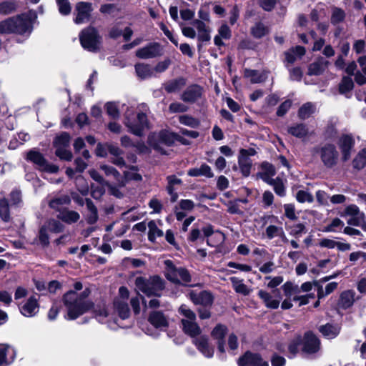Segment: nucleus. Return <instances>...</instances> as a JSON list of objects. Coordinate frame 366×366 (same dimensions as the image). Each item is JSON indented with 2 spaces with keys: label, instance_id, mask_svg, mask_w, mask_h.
I'll list each match as a JSON object with an SVG mask.
<instances>
[{
  "label": "nucleus",
  "instance_id": "nucleus-1",
  "mask_svg": "<svg viewBox=\"0 0 366 366\" xmlns=\"http://www.w3.org/2000/svg\"><path fill=\"white\" fill-rule=\"evenodd\" d=\"M89 293V290L86 289L81 294L74 290H69L64 294L63 303L67 311L65 315L66 320H74L93 307L99 321L103 322L108 316L104 305L94 307L93 302L87 299Z\"/></svg>",
  "mask_w": 366,
  "mask_h": 366
},
{
  "label": "nucleus",
  "instance_id": "nucleus-2",
  "mask_svg": "<svg viewBox=\"0 0 366 366\" xmlns=\"http://www.w3.org/2000/svg\"><path fill=\"white\" fill-rule=\"evenodd\" d=\"M164 288V282L159 276H149L147 280L140 276L136 280V290L138 293L142 292L147 297L159 296V292Z\"/></svg>",
  "mask_w": 366,
  "mask_h": 366
},
{
  "label": "nucleus",
  "instance_id": "nucleus-3",
  "mask_svg": "<svg viewBox=\"0 0 366 366\" xmlns=\"http://www.w3.org/2000/svg\"><path fill=\"white\" fill-rule=\"evenodd\" d=\"M125 125L130 132L137 136H142L144 129L149 127L146 114L139 112L135 115L134 110L129 108L125 112Z\"/></svg>",
  "mask_w": 366,
  "mask_h": 366
},
{
  "label": "nucleus",
  "instance_id": "nucleus-4",
  "mask_svg": "<svg viewBox=\"0 0 366 366\" xmlns=\"http://www.w3.org/2000/svg\"><path fill=\"white\" fill-rule=\"evenodd\" d=\"M101 39L97 30L92 26L83 29L79 34L81 46L91 52H97L100 49Z\"/></svg>",
  "mask_w": 366,
  "mask_h": 366
},
{
  "label": "nucleus",
  "instance_id": "nucleus-5",
  "mask_svg": "<svg viewBox=\"0 0 366 366\" xmlns=\"http://www.w3.org/2000/svg\"><path fill=\"white\" fill-rule=\"evenodd\" d=\"M36 18V11L32 10L13 16V19H14V34L29 35L33 29L32 24Z\"/></svg>",
  "mask_w": 366,
  "mask_h": 366
},
{
  "label": "nucleus",
  "instance_id": "nucleus-6",
  "mask_svg": "<svg viewBox=\"0 0 366 366\" xmlns=\"http://www.w3.org/2000/svg\"><path fill=\"white\" fill-rule=\"evenodd\" d=\"M315 152L320 156L322 164L327 168H332L337 164L339 153L334 144H325L315 147Z\"/></svg>",
  "mask_w": 366,
  "mask_h": 366
},
{
  "label": "nucleus",
  "instance_id": "nucleus-7",
  "mask_svg": "<svg viewBox=\"0 0 366 366\" xmlns=\"http://www.w3.org/2000/svg\"><path fill=\"white\" fill-rule=\"evenodd\" d=\"M257 152L254 148L241 149L238 156V165L242 176L247 177L249 176L252 167L251 156H254Z\"/></svg>",
  "mask_w": 366,
  "mask_h": 366
},
{
  "label": "nucleus",
  "instance_id": "nucleus-8",
  "mask_svg": "<svg viewBox=\"0 0 366 366\" xmlns=\"http://www.w3.org/2000/svg\"><path fill=\"white\" fill-rule=\"evenodd\" d=\"M27 159L35 164L41 171L49 173H56L59 170V167L56 165L49 164L44 156L39 152L30 151L27 154Z\"/></svg>",
  "mask_w": 366,
  "mask_h": 366
},
{
  "label": "nucleus",
  "instance_id": "nucleus-9",
  "mask_svg": "<svg viewBox=\"0 0 366 366\" xmlns=\"http://www.w3.org/2000/svg\"><path fill=\"white\" fill-rule=\"evenodd\" d=\"M75 10L76 12L74 22L77 24L86 23L89 20L91 12L92 11V4L89 2L81 1L76 4Z\"/></svg>",
  "mask_w": 366,
  "mask_h": 366
},
{
  "label": "nucleus",
  "instance_id": "nucleus-10",
  "mask_svg": "<svg viewBox=\"0 0 366 366\" xmlns=\"http://www.w3.org/2000/svg\"><path fill=\"white\" fill-rule=\"evenodd\" d=\"M161 46L159 43H150L147 46L137 50L136 56L139 59H152L160 56Z\"/></svg>",
  "mask_w": 366,
  "mask_h": 366
},
{
  "label": "nucleus",
  "instance_id": "nucleus-11",
  "mask_svg": "<svg viewBox=\"0 0 366 366\" xmlns=\"http://www.w3.org/2000/svg\"><path fill=\"white\" fill-rule=\"evenodd\" d=\"M239 366H269L267 362L263 360L259 355L247 352L238 360Z\"/></svg>",
  "mask_w": 366,
  "mask_h": 366
},
{
  "label": "nucleus",
  "instance_id": "nucleus-12",
  "mask_svg": "<svg viewBox=\"0 0 366 366\" xmlns=\"http://www.w3.org/2000/svg\"><path fill=\"white\" fill-rule=\"evenodd\" d=\"M320 347V341L312 332H307L304 337L303 351L308 354L317 352Z\"/></svg>",
  "mask_w": 366,
  "mask_h": 366
},
{
  "label": "nucleus",
  "instance_id": "nucleus-13",
  "mask_svg": "<svg viewBox=\"0 0 366 366\" xmlns=\"http://www.w3.org/2000/svg\"><path fill=\"white\" fill-rule=\"evenodd\" d=\"M149 322L155 328L166 330L169 325L168 317L160 311H153L149 316Z\"/></svg>",
  "mask_w": 366,
  "mask_h": 366
},
{
  "label": "nucleus",
  "instance_id": "nucleus-14",
  "mask_svg": "<svg viewBox=\"0 0 366 366\" xmlns=\"http://www.w3.org/2000/svg\"><path fill=\"white\" fill-rule=\"evenodd\" d=\"M354 144L355 141L350 135L345 134L339 139L338 146L342 152L344 161H347L350 157L351 150Z\"/></svg>",
  "mask_w": 366,
  "mask_h": 366
},
{
  "label": "nucleus",
  "instance_id": "nucleus-15",
  "mask_svg": "<svg viewBox=\"0 0 366 366\" xmlns=\"http://www.w3.org/2000/svg\"><path fill=\"white\" fill-rule=\"evenodd\" d=\"M39 306L37 299L34 297H30L20 307V312L22 315L26 317H32L39 312Z\"/></svg>",
  "mask_w": 366,
  "mask_h": 366
},
{
  "label": "nucleus",
  "instance_id": "nucleus-16",
  "mask_svg": "<svg viewBox=\"0 0 366 366\" xmlns=\"http://www.w3.org/2000/svg\"><path fill=\"white\" fill-rule=\"evenodd\" d=\"M329 280L330 278L326 277L323 278L321 281L315 282V287L317 291V297L319 300L331 294L337 289L338 283L336 282H331L327 283L325 286V290H323V286L322 285V283L326 282Z\"/></svg>",
  "mask_w": 366,
  "mask_h": 366
},
{
  "label": "nucleus",
  "instance_id": "nucleus-17",
  "mask_svg": "<svg viewBox=\"0 0 366 366\" xmlns=\"http://www.w3.org/2000/svg\"><path fill=\"white\" fill-rule=\"evenodd\" d=\"M318 330L324 337L332 340L338 336L341 326L337 323H327L320 326Z\"/></svg>",
  "mask_w": 366,
  "mask_h": 366
},
{
  "label": "nucleus",
  "instance_id": "nucleus-18",
  "mask_svg": "<svg viewBox=\"0 0 366 366\" xmlns=\"http://www.w3.org/2000/svg\"><path fill=\"white\" fill-rule=\"evenodd\" d=\"M202 96V88L198 85H192L182 93L181 99L184 102L193 103Z\"/></svg>",
  "mask_w": 366,
  "mask_h": 366
},
{
  "label": "nucleus",
  "instance_id": "nucleus-19",
  "mask_svg": "<svg viewBox=\"0 0 366 366\" xmlns=\"http://www.w3.org/2000/svg\"><path fill=\"white\" fill-rule=\"evenodd\" d=\"M193 342L198 350L207 358H211L214 355V350L208 342V338L205 336H201L194 338Z\"/></svg>",
  "mask_w": 366,
  "mask_h": 366
},
{
  "label": "nucleus",
  "instance_id": "nucleus-20",
  "mask_svg": "<svg viewBox=\"0 0 366 366\" xmlns=\"http://www.w3.org/2000/svg\"><path fill=\"white\" fill-rule=\"evenodd\" d=\"M190 299L195 305H201L204 306L211 305L213 302L212 295L207 292L203 291L199 294H196L193 292H190Z\"/></svg>",
  "mask_w": 366,
  "mask_h": 366
},
{
  "label": "nucleus",
  "instance_id": "nucleus-21",
  "mask_svg": "<svg viewBox=\"0 0 366 366\" xmlns=\"http://www.w3.org/2000/svg\"><path fill=\"white\" fill-rule=\"evenodd\" d=\"M227 333V327L222 325H217L212 332V336L217 340L218 350L220 352H225L223 338Z\"/></svg>",
  "mask_w": 366,
  "mask_h": 366
},
{
  "label": "nucleus",
  "instance_id": "nucleus-22",
  "mask_svg": "<svg viewBox=\"0 0 366 366\" xmlns=\"http://www.w3.org/2000/svg\"><path fill=\"white\" fill-rule=\"evenodd\" d=\"M287 132L291 135L302 139L306 137L309 134L307 127L304 124H296L288 127Z\"/></svg>",
  "mask_w": 366,
  "mask_h": 366
},
{
  "label": "nucleus",
  "instance_id": "nucleus-23",
  "mask_svg": "<svg viewBox=\"0 0 366 366\" xmlns=\"http://www.w3.org/2000/svg\"><path fill=\"white\" fill-rule=\"evenodd\" d=\"M185 84L186 79L183 77H179L165 82L163 86L167 92L172 93L180 90Z\"/></svg>",
  "mask_w": 366,
  "mask_h": 366
},
{
  "label": "nucleus",
  "instance_id": "nucleus-24",
  "mask_svg": "<svg viewBox=\"0 0 366 366\" xmlns=\"http://www.w3.org/2000/svg\"><path fill=\"white\" fill-rule=\"evenodd\" d=\"M355 292L353 290H347L341 293L339 305L343 309L350 307L355 302Z\"/></svg>",
  "mask_w": 366,
  "mask_h": 366
},
{
  "label": "nucleus",
  "instance_id": "nucleus-25",
  "mask_svg": "<svg viewBox=\"0 0 366 366\" xmlns=\"http://www.w3.org/2000/svg\"><path fill=\"white\" fill-rule=\"evenodd\" d=\"M135 71L138 77L142 79H145L154 75L152 66L144 63L137 64L135 65Z\"/></svg>",
  "mask_w": 366,
  "mask_h": 366
},
{
  "label": "nucleus",
  "instance_id": "nucleus-26",
  "mask_svg": "<svg viewBox=\"0 0 366 366\" xmlns=\"http://www.w3.org/2000/svg\"><path fill=\"white\" fill-rule=\"evenodd\" d=\"M57 217L67 224H72L79 219L80 215L75 211L64 209L59 212Z\"/></svg>",
  "mask_w": 366,
  "mask_h": 366
},
{
  "label": "nucleus",
  "instance_id": "nucleus-27",
  "mask_svg": "<svg viewBox=\"0 0 366 366\" xmlns=\"http://www.w3.org/2000/svg\"><path fill=\"white\" fill-rule=\"evenodd\" d=\"M184 332L192 337H196L201 333V328L196 320L191 322L184 321V325H182Z\"/></svg>",
  "mask_w": 366,
  "mask_h": 366
},
{
  "label": "nucleus",
  "instance_id": "nucleus-28",
  "mask_svg": "<svg viewBox=\"0 0 366 366\" xmlns=\"http://www.w3.org/2000/svg\"><path fill=\"white\" fill-rule=\"evenodd\" d=\"M70 197L66 194H62L59 197H54L49 200V205L51 209L60 210V209L70 203Z\"/></svg>",
  "mask_w": 366,
  "mask_h": 366
},
{
  "label": "nucleus",
  "instance_id": "nucleus-29",
  "mask_svg": "<svg viewBox=\"0 0 366 366\" xmlns=\"http://www.w3.org/2000/svg\"><path fill=\"white\" fill-rule=\"evenodd\" d=\"M114 307L119 314V316L122 319H127L129 315V308L126 301L121 300L120 299H115L114 302Z\"/></svg>",
  "mask_w": 366,
  "mask_h": 366
},
{
  "label": "nucleus",
  "instance_id": "nucleus-30",
  "mask_svg": "<svg viewBox=\"0 0 366 366\" xmlns=\"http://www.w3.org/2000/svg\"><path fill=\"white\" fill-rule=\"evenodd\" d=\"M259 296L263 300L266 306L271 309L278 308L280 303V297L275 299L272 297L268 292L263 290L259 291Z\"/></svg>",
  "mask_w": 366,
  "mask_h": 366
},
{
  "label": "nucleus",
  "instance_id": "nucleus-31",
  "mask_svg": "<svg viewBox=\"0 0 366 366\" xmlns=\"http://www.w3.org/2000/svg\"><path fill=\"white\" fill-rule=\"evenodd\" d=\"M244 75L249 78L251 83L257 84L263 82L266 80L267 76L264 73L259 72L256 70L245 69Z\"/></svg>",
  "mask_w": 366,
  "mask_h": 366
},
{
  "label": "nucleus",
  "instance_id": "nucleus-32",
  "mask_svg": "<svg viewBox=\"0 0 366 366\" xmlns=\"http://www.w3.org/2000/svg\"><path fill=\"white\" fill-rule=\"evenodd\" d=\"M85 203L89 211L87 214L86 221L89 224H93L98 219L97 209L90 199H86Z\"/></svg>",
  "mask_w": 366,
  "mask_h": 366
},
{
  "label": "nucleus",
  "instance_id": "nucleus-33",
  "mask_svg": "<svg viewBox=\"0 0 366 366\" xmlns=\"http://www.w3.org/2000/svg\"><path fill=\"white\" fill-rule=\"evenodd\" d=\"M285 229L289 234L295 237H300L302 234L307 232L305 225L302 223H298L295 224H285Z\"/></svg>",
  "mask_w": 366,
  "mask_h": 366
},
{
  "label": "nucleus",
  "instance_id": "nucleus-34",
  "mask_svg": "<svg viewBox=\"0 0 366 366\" xmlns=\"http://www.w3.org/2000/svg\"><path fill=\"white\" fill-rule=\"evenodd\" d=\"M179 312L182 315V325H184V321L188 322L197 320L195 313L185 305L179 307Z\"/></svg>",
  "mask_w": 366,
  "mask_h": 366
},
{
  "label": "nucleus",
  "instance_id": "nucleus-35",
  "mask_svg": "<svg viewBox=\"0 0 366 366\" xmlns=\"http://www.w3.org/2000/svg\"><path fill=\"white\" fill-rule=\"evenodd\" d=\"M18 4L16 1L9 0L4 1L0 3V14L1 15H9L14 11L17 9Z\"/></svg>",
  "mask_w": 366,
  "mask_h": 366
},
{
  "label": "nucleus",
  "instance_id": "nucleus-36",
  "mask_svg": "<svg viewBox=\"0 0 366 366\" xmlns=\"http://www.w3.org/2000/svg\"><path fill=\"white\" fill-rule=\"evenodd\" d=\"M148 239L152 242L155 241L157 237H160L164 235L163 231L157 227V225L154 220H151L148 222Z\"/></svg>",
  "mask_w": 366,
  "mask_h": 366
},
{
  "label": "nucleus",
  "instance_id": "nucleus-37",
  "mask_svg": "<svg viewBox=\"0 0 366 366\" xmlns=\"http://www.w3.org/2000/svg\"><path fill=\"white\" fill-rule=\"evenodd\" d=\"M167 274H187V271L182 267H177L172 260L164 261Z\"/></svg>",
  "mask_w": 366,
  "mask_h": 366
},
{
  "label": "nucleus",
  "instance_id": "nucleus-38",
  "mask_svg": "<svg viewBox=\"0 0 366 366\" xmlns=\"http://www.w3.org/2000/svg\"><path fill=\"white\" fill-rule=\"evenodd\" d=\"M14 33V19L7 18L0 21V34H9Z\"/></svg>",
  "mask_w": 366,
  "mask_h": 366
},
{
  "label": "nucleus",
  "instance_id": "nucleus-39",
  "mask_svg": "<svg viewBox=\"0 0 366 366\" xmlns=\"http://www.w3.org/2000/svg\"><path fill=\"white\" fill-rule=\"evenodd\" d=\"M170 282L186 287H194L199 284L191 283V276H167Z\"/></svg>",
  "mask_w": 366,
  "mask_h": 366
},
{
  "label": "nucleus",
  "instance_id": "nucleus-40",
  "mask_svg": "<svg viewBox=\"0 0 366 366\" xmlns=\"http://www.w3.org/2000/svg\"><path fill=\"white\" fill-rule=\"evenodd\" d=\"M315 110V106L312 103L307 102L300 108L298 116L300 119H305L308 118L312 114H313Z\"/></svg>",
  "mask_w": 366,
  "mask_h": 366
},
{
  "label": "nucleus",
  "instance_id": "nucleus-41",
  "mask_svg": "<svg viewBox=\"0 0 366 366\" xmlns=\"http://www.w3.org/2000/svg\"><path fill=\"white\" fill-rule=\"evenodd\" d=\"M269 29L262 23H257L252 29L251 33L254 37L259 39L268 34Z\"/></svg>",
  "mask_w": 366,
  "mask_h": 366
},
{
  "label": "nucleus",
  "instance_id": "nucleus-42",
  "mask_svg": "<svg viewBox=\"0 0 366 366\" xmlns=\"http://www.w3.org/2000/svg\"><path fill=\"white\" fill-rule=\"evenodd\" d=\"M354 168L361 169L366 165V149L361 150L352 162Z\"/></svg>",
  "mask_w": 366,
  "mask_h": 366
},
{
  "label": "nucleus",
  "instance_id": "nucleus-43",
  "mask_svg": "<svg viewBox=\"0 0 366 366\" xmlns=\"http://www.w3.org/2000/svg\"><path fill=\"white\" fill-rule=\"evenodd\" d=\"M70 136L66 132L56 137L54 142V147H69Z\"/></svg>",
  "mask_w": 366,
  "mask_h": 366
},
{
  "label": "nucleus",
  "instance_id": "nucleus-44",
  "mask_svg": "<svg viewBox=\"0 0 366 366\" xmlns=\"http://www.w3.org/2000/svg\"><path fill=\"white\" fill-rule=\"evenodd\" d=\"M232 282L237 292L244 295H248L249 293V289L242 282V280H239L237 277H232Z\"/></svg>",
  "mask_w": 366,
  "mask_h": 366
},
{
  "label": "nucleus",
  "instance_id": "nucleus-45",
  "mask_svg": "<svg viewBox=\"0 0 366 366\" xmlns=\"http://www.w3.org/2000/svg\"><path fill=\"white\" fill-rule=\"evenodd\" d=\"M283 291L287 297L292 298L294 295L300 293V289L297 285L290 282H286L283 286Z\"/></svg>",
  "mask_w": 366,
  "mask_h": 366
},
{
  "label": "nucleus",
  "instance_id": "nucleus-46",
  "mask_svg": "<svg viewBox=\"0 0 366 366\" xmlns=\"http://www.w3.org/2000/svg\"><path fill=\"white\" fill-rule=\"evenodd\" d=\"M0 217L4 222H8L10 219L9 204L6 199L0 200Z\"/></svg>",
  "mask_w": 366,
  "mask_h": 366
},
{
  "label": "nucleus",
  "instance_id": "nucleus-47",
  "mask_svg": "<svg viewBox=\"0 0 366 366\" xmlns=\"http://www.w3.org/2000/svg\"><path fill=\"white\" fill-rule=\"evenodd\" d=\"M179 121L181 124L192 128H196L199 125V120L189 115L180 116L179 117Z\"/></svg>",
  "mask_w": 366,
  "mask_h": 366
},
{
  "label": "nucleus",
  "instance_id": "nucleus-48",
  "mask_svg": "<svg viewBox=\"0 0 366 366\" xmlns=\"http://www.w3.org/2000/svg\"><path fill=\"white\" fill-rule=\"evenodd\" d=\"M56 2L61 14L66 16L70 14L71 7L69 0H56Z\"/></svg>",
  "mask_w": 366,
  "mask_h": 366
},
{
  "label": "nucleus",
  "instance_id": "nucleus-49",
  "mask_svg": "<svg viewBox=\"0 0 366 366\" xmlns=\"http://www.w3.org/2000/svg\"><path fill=\"white\" fill-rule=\"evenodd\" d=\"M56 155L61 159L70 161L72 159V154L69 147H55Z\"/></svg>",
  "mask_w": 366,
  "mask_h": 366
},
{
  "label": "nucleus",
  "instance_id": "nucleus-50",
  "mask_svg": "<svg viewBox=\"0 0 366 366\" xmlns=\"http://www.w3.org/2000/svg\"><path fill=\"white\" fill-rule=\"evenodd\" d=\"M353 81L351 77H343L339 87L340 93L344 94L350 91L353 88Z\"/></svg>",
  "mask_w": 366,
  "mask_h": 366
},
{
  "label": "nucleus",
  "instance_id": "nucleus-51",
  "mask_svg": "<svg viewBox=\"0 0 366 366\" xmlns=\"http://www.w3.org/2000/svg\"><path fill=\"white\" fill-rule=\"evenodd\" d=\"M49 232L53 233H60L64 231V225L55 219L49 220L46 225Z\"/></svg>",
  "mask_w": 366,
  "mask_h": 366
},
{
  "label": "nucleus",
  "instance_id": "nucleus-52",
  "mask_svg": "<svg viewBox=\"0 0 366 366\" xmlns=\"http://www.w3.org/2000/svg\"><path fill=\"white\" fill-rule=\"evenodd\" d=\"M296 199L300 203H312L314 201L313 196L310 192L304 190H300L297 192Z\"/></svg>",
  "mask_w": 366,
  "mask_h": 366
},
{
  "label": "nucleus",
  "instance_id": "nucleus-53",
  "mask_svg": "<svg viewBox=\"0 0 366 366\" xmlns=\"http://www.w3.org/2000/svg\"><path fill=\"white\" fill-rule=\"evenodd\" d=\"M345 17V14L344 11L339 8H335L332 10V14L331 16V22L333 24H338L344 20Z\"/></svg>",
  "mask_w": 366,
  "mask_h": 366
},
{
  "label": "nucleus",
  "instance_id": "nucleus-54",
  "mask_svg": "<svg viewBox=\"0 0 366 366\" xmlns=\"http://www.w3.org/2000/svg\"><path fill=\"white\" fill-rule=\"evenodd\" d=\"M49 232L46 225L42 226L39 230V239L43 246H47L49 244Z\"/></svg>",
  "mask_w": 366,
  "mask_h": 366
},
{
  "label": "nucleus",
  "instance_id": "nucleus-55",
  "mask_svg": "<svg viewBox=\"0 0 366 366\" xmlns=\"http://www.w3.org/2000/svg\"><path fill=\"white\" fill-rule=\"evenodd\" d=\"M100 169L103 170L105 174L108 177L112 176L116 180L119 179L120 174L119 172L113 167L103 164L100 166Z\"/></svg>",
  "mask_w": 366,
  "mask_h": 366
},
{
  "label": "nucleus",
  "instance_id": "nucleus-56",
  "mask_svg": "<svg viewBox=\"0 0 366 366\" xmlns=\"http://www.w3.org/2000/svg\"><path fill=\"white\" fill-rule=\"evenodd\" d=\"M281 234H283V230L281 227L269 225L266 228V235L269 239H273Z\"/></svg>",
  "mask_w": 366,
  "mask_h": 366
},
{
  "label": "nucleus",
  "instance_id": "nucleus-57",
  "mask_svg": "<svg viewBox=\"0 0 366 366\" xmlns=\"http://www.w3.org/2000/svg\"><path fill=\"white\" fill-rule=\"evenodd\" d=\"M335 266V263L330 259L320 260L317 264V267L320 269V272H327Z\"/></svg>",
  "mask_w": 366,
  "mask_h": 366
},
{
  "label": "nucleus",
  "instance_id": "nucleus-58",
  "mask_svg": "<svg viewBox=\"0 0 366 366\" xmlns=\"http://www.w3.org/2000/svg\"><path fill=\"white\" fill-rule=\"evenodd\" d=\"M324 71V66L320 62H314L309 66V75H320Z\"/></svg>",
  "mask_w": 366,
  "mask_h": 366
},
{
  "label": "nucleus",
  "instance_id": "nucleus-59",
  "mask_svg": "<svg viewBox=\"0 0 366 366\" xmlns=\"http://www.w3.org/2000/svg\"><path fill=\"white\" fill-rule=\"evenodd\" d=\"M300 345V340L299 338L292 340L288 346L289 350V358H293L297 354L299 351V347Z\"/></svg>",
  "mask_w": 366,
  "mask_h": 366
},
{
  "label": "nucleus",
  "instance_id": "nucleus-60",
  "mask_svg": "<svg viewBox=\"0 0 366 366\" xmlns=\"http://www.w3.org/2000/svg\"><path fill=\"white\" fill-rule=\"evenodd\" d=\"M159 137L161 140L167 145L172 144L177 139V135L169 132H161Z\"/></svg>",
  "mask_w": 366,
  "mask_h": 366
},
{
  "label": "nucleus",
  "instance_id": "nucleus-61",
  "mask_svg": "<svg viewBox=\"0 0 366 366\" xmlns=\"http://www.w3.org/2000/svg\"><path fill=\"white\" fill-rule=\"evenodd\" d=\"M125 267L138 268L144 265V262L139 259L125 258L123 260Z\"/></svg>",
  "mask_w": 366,
  "mask_h": 366
},
{
  "label": "nucleus",
  "instance_id": "nucleus-62",
  "mask_svg": "<svg viewBox=\"0 0 366 366\" xmlns=\"http://www.w3.org/2000/svg\"><path fill=\"white\" fill-rule=\"evenodd\" d=\"M178 208L184 212H191L194 208V202L190 199H181L179 204L177 205Z\"/></svg>",
  "mask_w": 366,
  "mask_h": 366
},
{
  "label": "nucleus",
  "instance_id": "nucleus-63",
  "mask_svg": "<svg viewBox=\"0 0 366 366\" xmlns=\"http://www.w3.org/2000/svg\"><path fill=\"white\" fill-rule=\"evenodd\" d=\"M365 217V215L363 212L359 214L358 215L352 216L347 220V224L349 225L359 227L362 225V223H364Z\"/></svg>",
  "mask_w": 366,
  "mask_h": 366
},
{
  "label": "nucleus",
  "instance_id": "nucleus-64",
  "mask_svg": "<svg viewBox=\"0 0 366 366\" xmlns=\"http://www.w3.org/2000/svg\"><path fill=\"white\" fill-rule=\"evenodd\" d=\"M285 215L290 220H295L297 217L295 214V207L292 204H285L284 205Z\"/></svg>",
  "mask_w": 366,
  "mask_h": 366
}]
</instances>
